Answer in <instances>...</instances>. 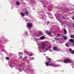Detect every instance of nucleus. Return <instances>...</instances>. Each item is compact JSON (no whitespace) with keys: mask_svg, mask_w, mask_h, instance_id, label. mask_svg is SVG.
I'll use <instances>...</instances> for the list:
<instances>
[{"mask_svg":"<svg viewBox=\"0 0 74 74\" xmlns=\"http://www.w3.org/2000/svg\"><path fill=\"white\" fill-rule=\"evenodd\" d=\"M46 46L47 45L45 43H42L41 44V47L42 50H45Z\"/></svg>","mask_w":74,"mask_h":74,"instance_id":"obj_1","label":"nucleus"},{"mask_svg":"<svg viewBox=\"0 0 74 74\" xmlns=\"http://www.w3.org/2000/svg\"><path fill=\"white\" fill-rule=\"evenodd\" d=\"M48 65L50 66H53V67H58V64H49V63L47 62H46V65L47 66H48Z\"/></svg>","mask_w":74,"mask_h":74,"instance_id":"obj_2","label":"nucleus"},{"mask_svg":"<svg viewBox=\"0 0 74 74\" xmlns=\"http://www.w3.org/2000/svg\"><path fill=\"white\" fill-rule=\"evenodd\" d=\"M71 62V60L69 58H66L64 60V62L66 63H68L69 62Z\"/></svg>","mask_w":74,"mask_h":74,"instance_id":"obj_3","label":"nucleus"},{"mask_svg":"<svg viewBox=\"0 0 74 74\" xmlns=\"http://www.w3.org/2000/svg\"><path fill=\"white\" fill-rule=\"evenodd\" d=\"M27 24L28 27H32L33 26V24L32 23H30V22L27 23Z\"/></svg>","mask_w":74,"mask_h":74,"instance_id":"obj_4","label":"nucleus"},{"mask_svg":"<svg viewBox=\"0 0 74 74\" xmlns=\"http://www.w3.org/2000/svg\"><path fill=\"white\" fill-rule=\"evenodd\" d=\"M24 13L25 14V15H26V16H28V11H25V12H24Z\"/></svg>","mask_w":74,"mask_h":74,"instance_id":"obj_5","label":"nucleus"},{"mask_svg":"<svg viewBox=\"0 0 74 74\" xmlns=\"http://www.w3.org/2000/svg\"><path fill=\"white\" fill-rule=\"evenodd\" d=\"M47 33L48 35H51V33L50 32H49V31L47 30Z\"/></svg>","mask_w":74,"mask_h":74,"instance_id":"obj_6","label":"nucleus"},{"mask_svg":"<svg viewBox=\"0 0 74 74\" xmlns=\"http://www.w3.org/2000/svg\"><path fill=\"white\" fill-rule=\"evenodd\" d=\"M58 48L57 47H54L53 48V49L54 50H55V51H56L57 50H58Z\"/></svg>","mask_w":74,"mask_h":74,"instance_id":"obj_7","label":"nucleus"},{"mask_svg":"<svg viewBox=\"0 0 74 74\" xmlns=\"http://www.w3.org/2000/svg\"><path fill=\"white\" fill-rule=\"evenodd\" d=\"M64 31V33L65 34H67V31H66V29L65 28H64L63 29Z\"/></svg>","mask_w":74,"mask_h":74,"instance_id":"obj_8","label":"nucleus"},{"mask_svg":"<svg viewBox=\"0 0 74 74\" xmlns=\"http://www.w3.org/2000/svg\"><path fill=\"white\" fill-rule=\"evenodd\" d=\"M20 4L19 1H17L16 2V5H18L19 4Z\"/></svg>","mask_w":74,"mask_h":74,"instance_id":"obj_9","label":"nucleus"},{"mask_svg":"<svg viewBox=\"0 0 74 74\" xmlns=\"http://www.w3.org/2000/svg\"><path fill=\"white\" fill-rule=\"evenodd\" d=\"M62 37H64V39L65 40L67 39V37H66L65 36H62Z\"/></svg>","mask_w":74,"mask_h":74,"instance_id":"obj_10","label":"nucleus"},{"mask_svg":"<svg viewBox=\"0 0 74 74\" xmlns=\"http://www.w3.org/2000/svg\"><path fill=\"white\" fill-rule=\"evenodd\" d=\"M45 38V36H41V37H40V39H44V38Z\"/></svg>","mask_w":74,"mask_h":74,"instance_id":"obj_11","label":"nucleus"},{"mask_svg":"<svg viewBox=\"0 0 74 74\" xmlns=\"http://www.w3.org/2000/svg\"><path fill=\"white\" fill-rule=\"evenodd\" d=\"M47 60H49V61H48V62H51V58H48Z\"/></svg>","mask_w":74,"mask_h":74,"instance_id":"obj_12","label":"nucleus"},{"mask_svg":"<svg viewBox=\"0 0 74 74\" xmlns=\"http://www.w3.org/2000/svg\"><path fill=\"white\" fill-rule=\"evenodd\" d=\"M21 14L22 16H25V14H24L23 12H21Z\"/></svg>","mask_w":74,"mask_h":74,"instance_id":"obj_13","label":"nucleus"},{"mask_svg":"<svg viewBox=\"0 0 74 74\" xmlns=\"http://www.w3.org/2000/svg\"><path fill=\"white\" fill-rule=\"evenodd\" d=\"M70 42H73V39H71L70 40Z\"/></svg>","mask_w":74,"mask_h":74,"instance_id":"obj_14","label":"nucleus"},{"mask_svg":"<svg viewBox=\"0 0 74 74\" xmlns=\"http://www.w3.org/2000/svg\"><path fill=\"white\" fill-rule=\"evenodd\" d=\"M50 48V47H47V48L46 50L47 51Z\"/></svg>","mask_w":74,"mask_h":74,"instance_id":"obj_15","label":"nucleus"},{"mask_svg":"<svg viewBox=\"0 0 74 74\" xmlns=\"http://www.w3.org/2000/svg\"><path fill=\"white\" fill-rule=\"evenodd\" d=\"M72 49L70 48V49H69V52H70V53L72 52L71 51H72Z\"/></svg>","mask_w":74,"mask_h":74,"instance_id":"obj_16","label":"nucleus"},{"mask_svg":"<svg viewBox=\"0 0 74 74\" xmlns=\"http://www.w3.org/2000/svg\"><path fill=\"white\" fill-rule=\"evenodd\" d=\"M24 52L25 53H26V54H28L29 53L28 51H24Z\"/></svg>","mask_w":74,"mask_h":74,"instance_id":"obj_17","label":"nucleus"},{"mask_svg":"<svg viewBox=\"0 0 74 74\" xmlns=\"http://www.w3.org/2000/svg\"><path fill=\"white\" fill-rule=\"evenodd\" d=\"M70 36L71 38H73V35H71Z\"/></svg>","mask_w":74,"mask_h":74,"instance_id":"obj_18","label":"nucleus"},{"mask_svg":"<svg viewBox=\"0 0 74 74\" xmlns=\"http://www.w3.org/2000/svg\"><path fill=\"white\" fill-rule=\"evenodd\" d=\"M5 58H6V59L7 60H10L9 58L8 57H6Z\"/></svg>","mask_w":74,"mask_h":74,"instance_id":"obj_19","label":"nucleus"},{"mask_svg":"<svg viewBox=\"0 0 74 74\" xmlns=\"http://www.w3.org/2000/svg\"><path fill=\"white\" fill-rule=\"evenodd\" d=\"M71 53L72 54H74V51H71Z\"/></svg>","mask_w":74,"mask_h":74,"instance_id":"obj_20","label":"nucleus"},{"mask_svg":"<svg viewBox=\"0 0 74 74\" xmlns=\"http://www.w3.org/2000/svg\"><path fill=\"white\" fill-rule=\"evenodd\" d=\"M19 54H20V55H23V53H19Z\"/></svg>","mask_w":74,"mask_h":74,"instance_id":"obj_21","label":"nucleus"},{"mask_svg":"<svg viewBox=\"0 0 74 74\" xmlns=\"http://www.w3.org/2000/svg\"><path fill=\"white\" fill-rule=\"evenodd\" d=\"M65 45L66 46V47H68V44H65Z\"/></svg>","mask_w":74,"mask_h":74,"instance_id":"obj_22","label":"nucleus"},{"mask_svg":"<svg viewBox=\"0 0 74 74\" xmlns=\"http://www.w3.org/2000/svg\"><path fill=\"white\" fill-rule=\"evenodd\" d=\"M39 32L40 33V34H42V32L41 31H39Z\"/></svg>","mask_w":74,"mask_h":74,"instance_id":"obj_23","label":"nucleus"},{"mask_svg":"<svg viewBox=\"0 0 74 74\" xmlns=\"http://www.w3.org/2000/svg\"><path fill=\"white\" fill-rule=\"evenodd\" d=\"M50 24V22H49H49H47V25H48V24Z\"/></svg>","mask_w":74,"mask_h":74,"instance_id":"obj_24","label":"nucleus"},{"mask_svg":"<svg viewBox=\"0 0 74 74\" xmlns=\"http://www.w3.org/2000/svg\"><path fill=\"white\" fill-rule=\"evenodd\" d=\"M19 70H20V71H22L21 69H20Z\"/></svg>","mask_w":74,"mask_h":74,"instance_id":"obj_25","label":"nucleus"},{"mask_svg":"<svg viewBox=\"0 0 74 74\" xmlns=\"http://www.w3.org/2000/svg\"><path fill=\"white\" fill-rule=\"evenodd\" d=\"M58 36H60V34H58L57 35Z\"/></svg>","mask_w":74,"mask_h":74,"instance_id":"obj_26","label":"nucleus"},{"mask_svg":"<svg viewBox=\"0 0 74 74\" xmlns=\"http://www.w3.org/2000/svg\"><path fill=\"white\" fill-rule=\"evenodd\" d=\"M22 56L21 57H20V59H21L22 58Z\"/></svg>","mask_w":74,"mask_h":74,"instance_id":"obj_27","label":"nucleus"},{"mask_svg":"<svg viewBox=\"0 0 74 74\" xmlns=\"http://www.w3.org/2000/svg\"><path fill=\"white\" fill-rule=\"evenodd\" d=\"M30 56H33V54H31V55H29Z\"/></svg>","mask_w":74,"mask_h":74,"instance_id":"obj_28","label":"nucleus"},{"mask_svg":"<svg viewBox=\"0 0 74 74\" xmlns=\"http://www.w3.org/2000/svg\"><path fill=\"white\" fill-rule=\"evenodd\" d=\"M72 19L73 20H74V17H73V18H72Z\"/></svg>","mask_w":74,"mask_h":74,"instance_id":"obj_29","label":"nucleus"},{"mask_svg":"<svg viewBox=\"0 0 74 74\" xmlns=\"http://www.w3.org/2000/svg\"><path fill=\"white\" fill-rule=\"evenodd\" d=\"M73 46H74V43H73Z\"/></svg>","mask_w":74,"mask_h":74,"instance_id":"obj_30","label":"nucleus"},{"mask_svg":"<svg viewBox=\"0 0 74 74\" xmlns=\"http://www.w3.org/2000/svg\"><path fill=\"white\" fill-rule=\"evenodd\" d=\"M73 38H74V35H73Z\"/></svg>","mask_w":74,"mask_h":74,"instance_id":"obj_31","label":"nucleus"},{"mask_svg":"<svg viewBox=\"0 0 74 74\" xmlns=\"http://www.w3.org/2000/svg\"><path fill=\"white\" fill-rule=\"evenodd\" d=\"M44 7H45V5H44Z\"/></svg>","mask_w":74,"mask_h":74,"instance_id":"obj_32","label":"nucleus"},{"mask_svg":"<svg viewBox=\"0 0 74 74\" xmlns=\"http://www.w3.org/2000/svg\"><path fill=\"white\" fill-rule=\"evenodd\" d=\"M44 52H46V51H44Z\"/></svg>","mask_w":74,"mask_h":74,"instance_id":"obj_33","label":"nucleus"},{"mask_svg":"<svg viewBox=\"0 0 74 74\" xmlns=\"http://www.w3.org/2000/svg\"><path fill=\"white\" fill-rule=\"evenodd\" d=\"M54 39H56V38H54Z\"/></svg>","mask_w":74,"mask_h":74,"instance_id":"obj_34","label":"nucleus"},{"mask_svg":"<svg viewBox=\"0 0 74 74\" xmlns=\"http://www.w3.org/2000/svg\"><path fill=\"white\" fill-rule=\"evenodd\" d=\"M73 39H74V38H73Z\"/></svg>","mask_w":74,"mask_h":74,"instance_id":"obj_35","label":"nucleus"},{"mask_svg":"<svg viewBox=\"0 0 74 74\" xmlns=\"http://www.w3.org/2000/svg\"><path fill=\"white\" fill-rule=\"evenodd\" d=\"M73 26H74V25H73Z\"/></svg>","mask_w":74,"mask_h":74,"instance_id":"obj_36","label":"nucleus"},{"mask_svg":"<svg viewBox=\"0 0 74 74\" xmlns=\"http://www.w3.org/2000/svg\"><path fill=\"white\" fill-rule=\"evenodd\" d=\"M54 41H55V40H54Z\"/></svg>","mask_w":74,"mask_h":74,"instance_id":"obj_37","label":"nucleus"}]
</instances>
